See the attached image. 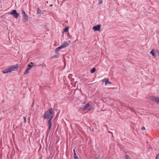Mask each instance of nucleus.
I'll return each mask as SVG.
<instances>
[{
	"mask_svg": "<svg viewBox=\"0 0 159 159\" xmlns=\"http://www.w3.org/2000/svg\"><path fill=\"white\" fill-rule=\"evenodd\" d=\"M55 116V111L54 109L51 108L47 110L44 114L43 116L44 119H48V121L49 129L48 130L49 132L52 126V120Z\"/></svg>",
	"mask_w": 159,
	"mask_h": 159,
	"instance_id": "f257e3e1",
	"label": "nucleus"
},
{
	"mask_svg": "<svg viewBox=\"0 0 159 159\" xmlns=\"http://www.w3.org/2000/svg\"><path fill=\"white\" fill-rule=\"evenodd\" d=\"M18 68V65H13L10 67L4 69L2 71V73L4 74H6L11 72L12 71L15 70Z\"/></svg>",
	"mask_w": 159,
	"mask_h": 159,
	"instance_id": "f03ea898",
	"label": "nucleus"
},
{
	"mask_svg": "<svg viewBox=\"0 0 159 159\" xmlns=\"http://www.w3.org/2000/svg\"><path fill=\"white\" fill-rule=\"evenodd\" d=\"M22 13L23 14V21L24 22L26 23L28 20V17L26 15V13L25 12V11H22Z\"/></svg>",
	"mask_w": 159,
	"mask_h": 159,
	"instance_id": "7ed1b4c3",
	"label": "nucleus"
},
{
	"mask_svg": "<svg viewBox=\"0 0 159 159\" xmlns=\"http://www.w3.org/2000/svg\"><path fill=\"white\" fill-rule=\"evenodd\" d=\"M92 108V106L89 103L87 104L84 106L83 109L84 110L90 111Z\"/></svg>",
	"mask_w": 159,
	"mask_h": 159,
	"instance_id": "20e7f679",
	"label": "nucleus"
},
{
	"mask_svg": "<svg viewBox=\"0 0 159 159\" xmlns=\"http://www.w3.org/2000/svg\"><path fill=\"white\" fill-rule=\"evenodd\" d=\"M16 11H11L10 12V14L12 15L13 17L17 19L18 18L19 14L17 13Z\"/></svg>",
	"mask_w": 159,
	"mask_h": 159,
	"instance_id": "39448f33",
	"label": "nucleus"
},
{
	"mask_svg": "<svg viewBox=\"0 0 159 159\" xmlns=\"http://www.w3.org/2000/svg\"><path fill=\"white\" fill-rule=\"evenodd\" d=\"M151 99L152 101L156 102L157 104H159V98L155 96H152L151 98Z\"/></svg>",
	"mask_w": 159,
	"mask_h": 159,
	"instance_id": "423d86ee",
	"label": "nucleus"
},
{
	"mask_svg": "<svg viewBox=\"0 0 159 159\" xmlns=\"http://www.w3.org/2000/svg\"><path fill=\"white\" fill-rule=\"evenodd\" d=\"M101 25H98L97 26H94L93 27V29L94 31H98L100 29Z\"/></svg>",
	"mask_w": 159,
	"mask_h": 159,
	"instance_id": "0eeeda50",
	"label": "nucleus"
},
{
	"mask_svg": "<svg viewBox=\"0 0 159 159\" xmlns=\"http://www.w3.org/2000/svg\"><path fill=\"white\" fill-rule=\"evenodd\" d=\"M68 45L69 44L67 42H65L61 45V46L62 48H63L68 46Z\"/></svg>",
	"mask_w": 159,
	"mask_h": 159,
	"instance_id": "6e6552de",
	"label": "nucleus"
},
{
	"mask_svg": "<svg viewBox=\"0 0 159 159\" xmlns=\"http://www.w3.org/2000/svg\"><path fill=\"white\" fill-rule=\"evenodd\" d=\"M150 53L154 57H156V55L155 54V50L154 49H152V50L150 51Z\"/></svg>",
	"mask_w": 159,
	"mask_h": 159,
	"instance_id": "1a4fd4ad",
	"label": "nucleus"
},
{
	"mask_svg": "<svg viewBox=\"0 0 159 159\" xmlns=\"http://www.w3.org/2000/svg\"><path fill=\"white\" fill-rule=\"evenodd\" d=\"M59 55L58 54H57L56 55H54L53 56H52L51 57V58H59Z\"/></svg>",
	"mask_w": 159,
	"mask_h": 159,
	"instance_id": "9d476101",
	"label": "nucleus"
},
{
	"mask_svg": "<svg viewBox=\"0 0 159 159\" xmlns=\"http://www.w3.org/2000/svg\"><path fill=\"white\" fill-rule=\"evenodd\" d=\"M30 70V69L27 67L26 69L25 72H24V74L25 75L27 73H29V71Z\"/></svg>",
	"mask_w": 159,
	"mask_h": 159,
	"instance_id": "9b49d317",
	"label": "nucleus"
},
{
	"mask_svg": "<svg viewBox=\"0 0 159 159\" xmlns=\"http://www.w3.org/2000/svg\"><path fill=\"white\" fill-rule=\"evenodd\" d=\"M37 11V14H43L44 13L43 11Z\"/></svg>",
	"mask_w": 159,
	"mask_h": 159,
	"instance_id": "f8f14e48",
	"label": "nucleus"
},
{
	"mask_svg": "<svg viewBox=\"0 0 159 159\" xmlns=\"http://www.w3.org/2000/svg\"><path fill=\"white\" fill-rule=\"evenodd\" d=\"M62 48L61 47V46L60 47H59L57 48L56 49L55 51L56 52H57L60 49Z\"/></svg>",
	"mask_w": 159,
	"mask_h": 159,
	"instance_id": "ddd939ff",
	"label": "nucleus"
},
{
	"mask_svg": "<svg viewBox=\"0 0 159 159\" xmlns=\"http://www.w3.org/2000/svg\"><path fill=\"white\" fill-rule=\"evenodd\" d=\"M106 80L105 81V84H111V82H109V80L108 79H106Z\"/></svg>",
	"mask_w": 159,
	"mask_h": 159,
	"instance_id": "4468645a",
	"label": "nucleus"
},
{
	"mask_svg": "<svg viewBox=\"0 0 159 159\" xmlns=\"http://www.w3.org/2000/svg\"><path fill=\"white\" fill-rule=\"evenodd\" d=\"M95 71L96 69L94 68H93L90 70V72L91 73H93Z\"/></svg>",
	"mask_w": 159,
	"mask_h": 159,
	"instance_id": "2eb2a0df",
	"label": "nucleus"
},
{
	"mask_svg": "<svg viewBox=\"0 0 159 159\" xmlns=\"http://www.w3.org/2000/svg\"><path fill=\"white\" fill-rule=\"evenodd\" d=\"M68 27H66L64 29V30H63V31L64 32H67L68 31Z\"/></svg>",
	"mask_w": 159,
	"mask_h": 159,
	"instance_id": "dca6fc26",
	"label": "nucleus"
},
{
	"mask_svg": "<svg viewBox=\"0 0 159 159\" xmlns=\"http://www.w3.org/2000/svg\"><path fill=\"white\" fill-rule=\"evenodd\" d=\"M127 108H129V109L132 111H133V112H135V111H134V109L132 108H131V107H127Z\"/></svg>",
	"mask_w": 159,
	"mask_h": 159,
	"instance_id": "f3484780",
	"label": "nucleus"
},
{
	"mask_svg": "<svg viewBox=\"0 0 159 159\" xmlns=\"http://www.w3.org/2000/svg\"><path fill=\"white\" fill-rule=\"evenodd\" d=\"M35 66V65L34 66V65H28V67L30 70L33 66Z\"/></svg>",
	"mask_w": 159,
	"mask_h": 159,
	"instance_id": "a211bd4d",
	"label": "nucleus"
},
{
	"mask_svg": "<svg viewBox=\"0 0 159 159\" xmlns=\"http://www.w3.org/2000/svg\"><path fill=\"white\" fill-rule=\"evenodd\" d=\"M125 156L126 159H130V157H129V155H127V154H125Z\"/></svg>",
	"mask_w": 159,
	"mask_h": 159,
	"instance_id": "6ab92c4d",
	"label": "nucleus"
},
{
	"mask_svg": "<svg viewBox=\"0 0 159 159\" xmlns=\"http://www.w3.org/2000/svg\"><path fill=\"white\" fill-rule=\"evenodd\" d=\"M74 158L75 159H78L79 158L76 155V154H74Z\"/></svg>",
	"mask_w": 159,
	"mask_h": 159,
	"instance_id": "aec40b11",
	"label": "nucleus"
},
{
	"mask_svg": "<svg viewBox=\"0 0 159 159\" xmlns=\"http://www.w3.org/2000/svg\"><path fill=\"white\" fill-rule=\"evenodd\" d=\"M39 66H42L43 67H44L46 66V65L44 63L42 65H40Z\"/></svg>",
	"mask_w": 159,
	"mask_h": 159,
	"instance_id": "412c9836",
	"label": "nucleus"
},
{
	"mask_svg": "<svg viewBox=\"0 0 159 159\" xmlns=\"http://www.w3.org/2000/svg\"><path fill=\"white\" fill-rule=\"evenodd\" d=\"M151 12H148V11H147L145 13V14L146 15V16H148V14H151Z\"/></svg>",
	"mask_w": 159,
	"mask_h": 159,
	"instance_id": "4be33fe9",
	"label": "nucleus"
},
{
	"mask_svg": "<svg viewBox=\"0 0 159 159\" xmlns=\"http://www.w3.org/2000/svg\"><path fill=\"white\" fill-rule=\"evenodd\" d=\"M159 154H157L156 157V159H159Z\"/></svg>",
	"mask_w": 159,
	"mask_h": 159,
	"instance_id": "5701e85b",
	"label": "nucleus"
},
{
	"mask_svg": "<svg viewBox=\"0 0 159 159\" xmlns=\"http://www.w3.org/2000/svg\"><path fill=\"white\" fill-rule=\"evenodd\" d=\"M99 0V2H98V3H99V4H101L102 3V0Z\"/></svg>",
	"mask_w": 159,
	"mask_h": 159,
	"instance_id": "b1692460",
	"label": "nucleus"
},
{
	"mask_svg": "<svg viewBox=\"0 0 159 159\" xmlns=\"http://www.w3.org/2000/svg\"><path fill=\"white\" fill-rule=\"evenodd\" d=\"M23 118H24V122H26V118L25 116H23Z\"/></svg>",
	"mask_w": 159,
	"mask_h": 159,
	"instance_id": "393cba45",
	"label": "nucleus"
},
{
	"mask_svg": "<svg viewBox=\"0 0 159 159\" xmlns=\"http://www.w3.org/2000/svg\"><path fill=\"white\" fill-rule=\"evenodd\" d=\"M45 4L48 7V5H47L46 3H47V4H48V2H45Z\"/></svg>",
	"mask_w": 159,
	"mask_h": 159,
	"instance_id": "a878e982",
	"label": "nucleus"
},
{
	"mask_svg": "<svg viewBox=\"0 0 159 159\" xmlns=\"http://www.w3.org/2000/svg\"><path fill=\"white\" fill-rule=\"evenodd\" d=\"M141 129L142 130H144L145 129V128L144 127H142L141 128Z\"/></svg>",
	"mask_w": 159,
	"mask_h": 159,
	"instance_id": "bb28decb",
	"label": "nucleus"
},
{
	"mask_svg": "<svg viewBox=\"0 0 159 159\" xmlns=\"http://www.w3.org/2000/svg\"><path fill=\"white\" fill-rule=\"evenodd\" d=\"M158 53V54L159 55V51H156L155 52V53Z\"/></svg>",
	"mask_w": 159,
	"mask_h": 159,
	"instance_id": "cd10ccee",
	"label": "nucleus"
},
{
	"mask_svg": "<svg viewBox=\"0 0 159 159\" xmlns=\"http://www.w3.org/2000/svg\"><path fill=\"white\" fill-rule=\"evenodd\" d=\"M73 152H74V154H76V152H75V150L74 149L73 150Z\"/></svg>",
	"mask_w": 159,
	"mask_h": 159,
	"instance_id": "c85d7f7f",
	"label": "nucleus"
},
{
	"mask_svg": "<svg viewBox=\"0 0 159 159\" xmlns=\"http://www.w3.org/2000/svg\"><path fill=\"white\" fill-rule=\"evenodd\" d=\"M53 6V5L52 4H50L49 5V6L50 7H52Z\"/></svg>",
	"mask_w": 159,
	"mask_h": 159,
	"instance_id": "c756f323",
	"label": "nucleus"
},
{
	"mask_svg": "<svg viewBox=\"0 0 159 159\" xmlns=\"http://www.w3.org/2000/svg\"><path fill=\"white\" fill-rule=\"evenodd\" d=\"M120 104H121L122 106H124L123 104H122V103L121 102H120Z\"/></svg>",
	"mask_w": 159,
	"mask_h": 159,
	"instance_id": "7c9ffc66",
	"label": "nucleus"
},
{
	"mask_svg": "<svg viewBox=\"0 0 159 159\" xmlns=\"http://www.w3.org/2000/svg\"><path fill=\"white\" fill-rule=\"evenodd\" d=\"M30 64H31V65H33V63L32 62H31Z\"/></svg>",
	"mask_w": 159,
	"mask_h": 159,
	"instance_id": "2f4dec72",
	"label": "nucleus"
},
{
	"mask_svg": "<svg viewBox=\"0 0 159 159\" xmlns=\"http://www.w3.org/2000/svg\"><path fill=\"white\" fill-rule=\"evenodd\" d=\"M39 10V8H38V10Z\"/></svg>",
	"mask_w": 159,
	"mask_h": 159,
	"instance_id": "473e14b6",
	"label": "nucleus"
}]
</instances>
